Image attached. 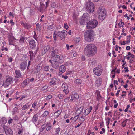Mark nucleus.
Wrapping results in <instances>:
<instances>
[{
    "mask_svg": "<svg viewBox=\"0 0 135 135\" xmlns=\"http://www.w3.org/2000/svg\"><path fill=\"white\" fill-rule=\"evenodd\" d=\"M79 120L83 122L85 120V116H81L79 118Z\"/></svg>",
    "mask_w": 135,
    "mask_h": 135,
    "instance_id": "f704fd0d",
    "label": "nucleus"
},
{
    "mask_svg": "<svg viewBox=\"0 0 135 135\" xmlns=\"http://www.w3.org/2000/svg\"><path fill=\"white\" fill-rule=\"evenodd\" d=\"M124 69L125 70V72H128L129 71V70H128V68L127 67H125L124 68Z\"/></svg>",
    "mask_w": 135,
    "mask_h": 135,
    "instance_id": "0e129e2a",
    "label": "nucleus"
},
{
    "mask_svg": "<svg viewBox=\"0 0 135 135\" xmlns=\"http://www.w3.org/2000/svg\"><path fill=\"white\" fill-rule=\"evenodd\" d=\"M23 132V130L22 129H21L18 132V133L19 134H20L22 133Z\"/></svg>",
    "mask_w": 135,
    "mask_h": 135,
    "instance_id": "6e6d98bb",
    "label": "nucleus"
},
{
    "mask_svg": "<svg viewBox=\"0 0 135 135\" xmlns=\"http://www.w3.org/2000/svg\"><path fill=\"white\" fill-rule=\"evenodd\" d=\"M6 135H13V132L12 131L9 127L4 125L3 127Z\"/></svg>",
    "mask_w": 135,
    "mask_h": 135,
    "instance_id": "9b49d317",
    "label": "nucleus"
},
{
    "mask_svg": "<svg viewBox=\"0 0 135 135\" xmlns=\"http://www.w3.org/2000/svg\"><path fill=\"white\" fill-rule=\"evenodd\" d=\"M25 38L23 37H22L21 38L20 40V42L21 43H23L24 42Z\"/></svg>",
    "mask_w": 135,
    "mask_h": 135,
    "instance_id": "79ce46f5",
    "label": "nucleus"
},
{
    "mask_svg": "<svg viewBox=\"0 0 135 135\" xmlns=\"http://www.w3.org/2000/svg\"><path fill=\"white\" fill-rule=\"evenodd\" d=\"M7 122V120L4 117H3L1 119H0V123L2 124L5 123Z\"/></svg>",
    "mask_w": 135,
    "mask_h": 135,
    "instance_id": "b1692460",
    "label": "nucleus"
},
{
    "mask_svg": "<svg viewBox=\"0 0 135 135\" xmlns=\"http://www.w3.org/2000/svg\"><path fill=\"white\" fill-rule=\"evenodd\" d=\"M21 24L26 29H28L31 28V25L28 23L22 22Z\"/></svg>",
    "mask_w": 135,
    "mask_h": 135,
    "instance_id": "f3484780",
    "label": "nucleus"
},
{
    "mask_svg": "<svg viewBox=\"0 0 135 135\" xmlns=\"http://www.w3.org/2000/svg\"><path fill=\"white\" fill-rule=\"evenodd\" d=\"M13 119H10L9 120H8V123L10 124L12 123Z\"/></svg>",
    "mask_w": 135,
    "mask_h": 135,
    "instance_id": "bf43d9fd",
    "label": "nucleus"
},
{
    "mask_svg": "<svg viewBox=\"0 0 135 135\" xmlns=\"http://www.w3.org/2000/svg\"><path fill=\"white\" fill-rule=\"evenodd\" d=\"M92 108V107L91 106H90L89 108L85 110V113L87 115H88L91 112Z\"/></svg>",
    "mask_w": 135,
    "mask_h": 135,
    "instance_id": "aec40b11",
    "label": "nucleus"
},
{
    "mask_svg": "<svg viewBox=\"0 0 135 135\" xmlns=\"http://www.w3.org/2000/svg\"><path fill=\"white\" fill-rule=\"evenodd\" d=\"M26 96L25 95H22V97L20 99V100H22L24 98L26 97Z\"/></svg>",
    "mask_w": 135,
    "mask_h": 135,
    "instance_id": "4d7b16f0",
    "label": "nucleus"
},
{
    "mask_svg": "<svg viewBox=\"0 0 135 135\" xmlns=\"http://www.w3.org/2000/svg\"><path fill=\"white\" fill-rule=\"evenodd\" d=\"M13 20L12 19H11L10 20V23H11L12 24V26H13L14 25V23L13 22Z\"/></svg>",
    "mask_w": 135,
    "mask_h": 135,
    "instance_id": "13d9d810",
    "label": "nucleus"
},
{
    "mask_svg": "<svg viewBox=\"0 0 135 135\" xmlns=\"http://www.w3.org/2000/svg\"><path fill=\"white\" fill-rule=\"evenodd\" d=\"M98 24L97 20L95 19L91 20L87 23V27L88 29H92L96 27Z\"/></svg>",
    "mask_w": 135,
    "mask_h": 135,
    "instance_id": "39448f33",
    "label": "nucleus"
},
{
    "mask_svg": "<svg viewBox=\"0 0 135 135\" xmlns=\"http://www.w3.org/2000/svg\"><path fill=\"white\" fill-rule=\"evenodd\" d=\"M27 63L24 62H22L20 65V68L21 71L25 70L27 67Z\"/></svg>",
    "mask_w": 135,
    "mask_h": 135,
    "instance_id": "4468645a",
    "label": "nucleus"
},
{
    "mask_svg": "<svg viewBox=\"0 0 135 135\" xmlns=\"http://www.w3.org/2000/svg\"><path fill=\"white\" fill-rule=\"evenodd\" d=\"M53 28L54 27L52 25H50L48 27V29L50 30H52Z\"/></svg>",
    "mask_w": 135,
    "mask_h": 135,
    "instance_id": "ea45409f",
    "label": "nucleus"
},
{
    "mask_svg": "<svg viewBox=\"0 0 135 135\" xmlns=\"http://www.w3.org/2000/svg\"><path fill=\"white\" fill-rule=\"evenodd\" d=\"M63 92L65 93L66 94H67L69 93V90L68 89H64L63 90Z\"/></svg>",
    "mask_w": 135,
    "mask_h": 135,
    "instance_id": "49530a36",
    "label": "nucleus"
},
{
    "mask_svg": "<svg viewBox=\"0 0 135 135\" xmlns=\"http://www.w3.org/2000/svg\"><path fill=\"white\" fill-rule=\"evenodd\" d=\"M75 83L78 85H80L82 83V81L80 79H77L74 81Z\"/></svg>",
    "mask_w": 135,
    "mask_h": 135,
    "instance_id": "5701e85b",
    "label": "nucleus"
},
{
    "mask_svg": "<svg viewBox=\"0 0 135 135\" xmlns=\"http://www.w3.org/2000/svg\"><path fill=\"white\" fill-rule=\"evenodd\" d=\"M62 88H64V89H68V86L66 83L63 84L62 85Z\"/></svg>",
    "mask_w": 135,
    "mask_h": 135,
    "instance_id": "e433bc0d",
    "label": "nucleus"
},
{
    "mask_svg": "<svg viewBox=\"0 0 135 135\" xmlns=\"http://www.w3.org/2000/svg\"><path fill=\"white\" fill-rule=\"evenodd\" d=\"M50 72L54 73L55 72V70L52 68L50 70Z\"/></svg>",
    "mask_w": 135,
    "mask_h": 135,
    "instance_id": "774afa93",
    "label": "nucleus"
},
{
    "mask_svg": "<svg viewBox=\"0 0 135 135\" xmlns=\"http://www.w3.org/2000/svg\"><path fill=\"white\" fill-rule=\"evenodd\" d=\"M51 129V128L50 126H48L46 128V130L47 131L49 130H50Z\"/></svg>",
    "mask_w": 135,
    "mask_h": 135,
    "instance_id": "603ef678",
    "label": "nucleus"
},
{
    "mask_svg": "<svg viewBox=\"0 0 135 135\" xmlns=\"http://www.w3.org/2000/svg\"><path fill=\"white\" fill-rule=\"evenodd\" d=\"M35 79L34 78H31L30 79H29V82H33L34 80Z\"/></svg>",
    "mask_w": 135,
    "mask_h": 135,
    "instance_id": "5fc2aeb1",
    "label": "nucleus"
},
{
    "mask_svg": "<svg viewBox=\"0 0 135 135\" xmlns=\"http://www.w3.org/2000/svg\"><path fill=\"white\" fill-rule=\"evenodd\" d=\"M96 47L94 44H90L87 45L84 49V52L86 56L90 57L94 55L97 53Z\"/></svg>",
    "mask_w": 135,
    "mask_h": 135,
    "instance_id": "f257e3e1",
    "label": "nucleus"
},
{
    "mask_svg": "<svg viewBox=\"0 0 135 135\" xmlns=\"http://www.w3.org/2000/svg\"><path fill=\"white\" fill-rule=\"evenodd\" d=\"M56 83V79L55 78H53L52 79L51 81H50L49 83L50 85H55Z\"/></svg>",
    "mask_w": 135,
    "mask_h": 135,
    "instance_id": "a211bd4d",
    "label": "nucleus"
},
{
    "mask_svg": "<svg viewBox=\"0 0 135 135\" xmlns=\"http://www.w3.org/2000/svg\"><path fill=\"white\" fill-rule=\"evenodd\" d=\"M29 78L26 79L23 82V84L25 85H26L29 83Z\"/></svg>",
    "mask_w": 135,
    "mask_h": 135,
    "instance_id": "cd10ccee",
    "label": "nucleus"
},
{
    "mask_svg": "<svg viewBox=\"0 0 135 135\" xmlns=\"http://www.w3.org/2000/svg\"><path fill=\"white\" fill-rule=\"evenodd\" d=\"M13 78L12 76H6L5 81H4L3 82L4 86L5 88L8 87L13 82Z\"/></svg>",
    "mask_w": 135,
    "mask_h": 135,
    "instance_id": "423d86ee",
    "label": "nucleus"
},
{
    "mask_svg": "<svg viewBox=\"0 0 135 135\" xmlns=\"http://www.w3.org/2000/svg\"><path fill=\"white\" fill-rule=\"evenodd\" d=\"M60 115L56 113V112L54 113V116L55 117V118H57Z\"/></svg>",
    "mask_w": 135,
    "mask_h": 135,
    "instance_id": "de8ad7c7",
    "label": "nucleus"
},
{
    "mask_svg": "<svg viewBox=\"0 0 135 135\" xmlns=\"http://www.w3.org/2000/svg\"><path fill=\"white\" fill-rule=\"evenodd\" d=\"M57 32L55 31L54 33V38L55 40L57 39Z\"/></svg>",
    "mask_w": 135,
    "mask_h": 135,
    "instance_id": "58836bf2",
    "label": "nucleus"
},
{
    "mask_svg": "<svg viewBox=\"0 0 135 135\" xmlns=\"http://www.w3.org/2000/svg\"><path fill=\"white\" fill-rule=\"evenodd\" d=\"M12 58L10 57L8 58V61L9 62H11L12 61Z\"/></svg>",
    "mask_w": 135,
    "mask_h": 135,
    "instance_id": "052dcab7",
    "label": "nucleus"
},
{
    "mask_svg": "<svg viewBox=\"0 0 135 135\" xmlns=\"http://www.w3.org/2000/svg\"><path fill=\"white\" fill-rule=\"evenodd\" d=\"M86 20L84 18H82L80 20V23L82 25L84 24L85 23V21Z\"/></svg>",
    "mask_w": 135,
    "mask_h": 135,
    "instance_id": "c9c22d12",
    "label": "nucleus"
},
{
    "mask_svg": "<svg viewBox=\"0 0 135 135\" xmlns=\"http://www.w3.org/2000/svg\"><path fill=\"white\" fill-rule=\"evenodd\" d=\"M52 97V96L51 95H49L46 98L47 100H49Z\"/></svg>",
    "mask_w": 135,
    "mask_h": 135,
    "instance_id": "864d4df0",
    "label": "nucleus"
},
{
    "mask_svg": "<svg viewBox=\"0 0 135 135\" xmlns=\"http://www.w3.org/2000/svg\"><path fill=\"white\" fill-rule=\"evenodd\" d=\"M64 28L66 29H68L69 27L67 23H64Z\"/></svg>",
    "mask_w": 135,
    "mask_h": 135,
    "instance_id": "8fccbe9b",
    "label": "nucleus"
},
{
    "mask_svg": "<svg viewBox=\"0 0 135 135\" xmlns=\"http://www.w3.org/2000/svg\"><path fill=\"white\" fill-rule=\"evenodd\" d=\"M79 117V115H77L75 116L73 118V120H74V122H76Z\"/></svg>",
    "mask_w": 135,
    "mask_h": 135,
    "instance_id": "37998d69",
    "label": "nucleus"
},
{
    "mask_svg": "<svg viewBox=\"0 0 135 135\" xmlns=\"http://www.w3.org/2000/svg\"><path fill=\"white\" fill-rule=\"evenodd\" d=\"M57 33V36L61 40H64L66 36L67 31L66 30H63L62 31H58Z\"/></svg>",
    "mask_w": 135,
    "mask_h": 135,
    "instance_id": "6e6552de",
    "label": "nucleus"
},
{
    "mask_svg": "<svg viewBox=\"0 0 135 135\" xmlns=\"http://www.w3.org/2000/svg\"><path fill=\"white\" fill-rule=\"evenodd\" d=\"M50 69L49 67L47 66H44V70L45 71H48Z\"/></svg>",
    "mask_w": 135,
    "mask_h": 135,
    "instance_id": "2f4dec72",
    "label": "nucleus"
},
{
    "mask_svg": "<svg viewBox=\"0 0 135 135\" xmlns=\"http://www.w3.org/2000/svg\"><path fill=\"white\" fill-rule=\"evenodd\" d=\"M102 79L99 78L97 79L95 81V85L97 87H99L101 85L102 82Z\"/></svg>",
    "mask_w": 135,
    "mask_h": 135,
    "instance_id": "dca6fc26",
    "label": "nucleus"
},
{
    "mask_svg": "<svg viewBox=\"0 0 135 135\" xmlns=\"http://www.w3.org/2000/svg\"><path fill=\"white\" fill-rule=\"evenodd\" d=\"M97 96L98 97L97 100H99V99H100V98L101 97V95L99 93H98L97 94Z\"/></svg>",
    "mask_w": 135,
    "mask_h": 135,
    "instance_id": "3c124183",
    "label": "nucleus"
},
{
    "mask_svg": "<svg viewBox=\"0 0 135 135\" xmlns=\"http://www.w3.org/2000/svg\"><path fill=\"white\" fill-rule=\"evenodd\" d=\"M86 7L87 11L90 13H93L94 10V4L91 2L88 1L87 2Z\"/></svg>",
    "mask_w": 135,
    "mask_h": 135,
    "instance_id": "0eeeda50",
    "label": "nucleus"
},
{
    "mask_svg": "<svg viewBox=\"0 0 135 135\" xmlns=\"http://www.w3.org/2000/svg\"><path fill=\"white\" fill-rule=\"evenodd\" d=\"M99 67H97L94 68L93 70V71L95 74L98 76L100 75L102 73L101 69L99 68Z\"/></svg>",
    "mask_w": 135,
    "mask_h": 135,
    "instance_id": "ddd939ff",
    "label": "nucleus"
},
{
    "mask_svg": "<svg viewBox=\"0 0 135 135\" xmlns=\"http://www.w3.org/2000/svg\"><path fill=\"white\" fill-rule=\"evenodd\" d=\"M70 98V97L69 96V97H67L65 98L64 100V101L65 103H68L69 102V99Z\"/></svg>",
    "mask_w": 135,
    "mask_h": 135,
    "instance_id": "a19ab883",
    "label": "nucleus"
},
{
    "mask_svg": "<svg viewBox=\"0 0 135 135\" xmlns=\"http://www.w3.org/2000/svg\"><path fill=\"white\" fill-rule=\"evenodd\" d=\"M41 68V67L40 66H37L36 68V70L37 72L40 71Z\"/></svg>",
    "mask_w": 135,
    "mask_h": 135,
    "instance_id": "473e14b6",
    "label": "nucleus"
},
{
    "mask_svg": "<svg viewBox=\"0 0 135 135\" xmlns=\"http://www.w3.org/2000/svg\"><path fill=\"white\" fill-rule=\"evenodd\" d=\"M49 112L48 111H45L42 114V116L43 117H46L49 114Z\"/></svg>",
    "mask_w": 135,
    "mask_h": 135,
    "instance_id": "72a5a7b5",
    "label": "nucleus"
},
{
    "mask_svg": "<svg viewBox=\"0 0 135 135\" xmlns=\"http://www.w3.org/2000/svg\"><path fill=\"white\" fill-rule=\"evenodd\" d=\"M98 18L101 20H104L106 16V11L103 7H99L97 11Z\"/></svg>",
    "mask_w": 135,
    "mask_h": 135,
    "instance_id": "20e7f679",
    "label": "nucleus"
},
{
    "mask_svg": "<svg viewBox=\"0 0 135 135\" xmlns=\"http://www.w3.org/2000/svg\"><path fill=\"white\" fill-rule=\"evenodd\" d=\"M15 73L16 74L15 76V78H18L21 76V75L20 70H16Z\"/></svg>",
    "mask_w": 135,
    "mask_h": 135,
    "instance_id": "6ab92c4d",
    "label": "nucleus"
},
{
    "mask_svg": "<svg viewBox=\"0 0 135 135\" xmlns=\"http://www.w3.org/2000/svg\"><path fill=\"white\" fill-rule=\"evenodd\" d=\"M60 130V128H57L56 129V134H58Z\"/></svg>",
    "mask_w": 135,
    "mask_h": 135,
    "instance_id": "09e8293b",
    "label": "nucleus"
},
{
    "mask_svg": "<svg viewBox=\"0 0 135 135\" xmlns=\"http://www.w3.org/2000/svg\"><path fill=\"white\" fill-rule=\"evenodd\" d=\"M38 118V117L37 115H35L32 119V121L33 122L35 123L37 121Z\"/></svg>",
    "mask_w": 135,
    "mask_h": 135,
    "instance_id": "412c9836",
    "label": "nucleus"
},
{
    "mask_svg": "<svg viewBox=\"0 0 135 135\" xmlns=\"http://www.w3.org/2000/svg\"><path fill=\"white\" fill-rule=\"evenodd\" d=\"M49 62L51 63L52 66L53 68L56 69L58 68L59 63H60L59 62V60H57V59H54L52 60H49Z\"/></svg>",
    "mask_w": 135,
    "mask_h": 135,
    "instance_id": "9d476101",
    "label": "nucleus"
},
{
    "mask_svg": "<svg viewBox=\"0 0 135 135\" xmlns=\"http://www.w3.org/2000/svg\"><path fill=\"white\" fill-rule=\"evenodd\" d=\"M18 108L17 107H15L13 109L12 111V114H14L18 110Z\"/></svg>",
    "mask_w": 135,
    "mask_h": 135,
    "instance_id": "c756f323",
    "label": "nucleus"
},
{
    "mask_svg": "<svg viewBox=\"0 0 135 135\" xmlns=\"http://www.w3.org/2000/svg\"><path fill=\"white\" fill-rule=\"evenodd\" d=\"M80 38L79 37H77L75 39V40L77 43H78L80 41Z\"/></svg>",
    "mask_w": 135,
    "mask_h": 135,
    "instance_id": "a18cd8bd",
    "label": "nucleus"
},
{
    "mask_svg": "<svg viewBox=\"0 0 135 135\" xmlns=\"http://www.w3.org/2000/svg\"><path fill=\"white\" fill-rule=\"evenodd\" d=\"M60 71L62 72H64L66 70V68L64 65H62L59 68Z\"/></svg>",
    "mask_w": 135,
    "mask_h": 135,
    "instance_id": "4be33fe9",
    "label": "nucleus"
},
{
    "mask_svg": "<svg viewBox=\"0 0 135 135\" xmlns=\"http://www.w3.org/2000/svg\"><path fill=\"white\" fill-rule=\"evenodd\" d=\"M84 36L86 41L91 42L94 40V31L92 30L87 31L85 32Z\"/></svg>",
    "mask_w": 135,
    "mask_h": 135,
    "instance_id": "7ed1b4c3",
    "label": "nucleus"
},
{
    "mask_svg": "<svg viewBox=\"0 0 135 135\" xmlns=\"http://www.w3.org/2000/svg\"><path fill=\"white\" fill-rule=\"evenodd\" d=\"M29 54L30 55V59L31 60H33V57L34 56L32 51H30Z\"/></svg>",
    "mask_w": 135,
    "mask_h": 135,
    "instance_id": "a878e982",
    "label": "nucleus"
},
{
    "mask_svg": "<svg viewBox=\"0 0 135 135\" xmlns=\"http://www.w3.org/2000/svg\"><path fill=\"white\" fill-rule=\"evenodd\" d=\"M82 123H81L80 124H78L77 126H75V128H77L78 127H79L81 125V124H82Z\"/></svg>",
    "mask_w": 135,
    "mask_h": 135,
    "instance_id": "338daca9",
    "label": "nucleus"
},
{
    "mask_svg": "<svg viewBox=\"0 0 135 135\" xmlns=\"http://www.w3.org/2000/svg\"><path fill=\"white\" fill-rule=\"evenodd\" d=\"M58 97L60 99H62L64 97V95L61 94H60L58 95Z\"/></svg>",
    "mask_w": 135,
    "mask_h": 135,
    "instance_id": "c03bdc74",
    "label": "nucleus"
},
{
    "mask_svg": "<svg viewBox=\"0 0 135 135\" xmlns=\"http://www.w3.org/2000/svg\"><path fill=\"white\" fill-rule=\"evenodd\" d=\"M9 42L10 45H14V40L13 39V38H9Z\"/></svg>",
    "mask_w": 135,
    "mask_h": 135,
    "instance_id": "c85d7f7f",
    "label": "nucleus"
},
{
    "mask_svg": "<svg viewBox=\"0 0 135 135\" xmlns=\"http://www.w3.org/2000/svg\"><path fill=\"white\" fill-rule=\"evenodd\" d=\"M83 108V107H80L76 111V113L78 114H80L82 112Z\"/></svg>",
    "mask_w": 135,
    "mask_h": 135,
    "instance_id": "393cba45",
    "label": "nucleus"
},
{
    "mask_svg": "<svg viewBox=\"0 0 135 135\" xmlns=\"http://www.w3.org/2000/svg\"><path fill=\"white\" fill-rule=\"evenodd\" d=\"M35 42V40H31L30 41L29 44L30 46L31 49H35L34 50L35 51H34V53L35 54H36L39 49V47L37 46V47L36 48Z\"/></svg>",
    "mask_w": 135,
    "mask_h": 135,
    "instance_id": "1a4fd4ad",
    "label": "nucleus"
},
{
    "mask_svg": "<svg viewBox=\"0 0 135 135\" xmlns=\"http://www.w3.org/2000/svg\"><path fill=\"white\" fill-rule=\"evenodd\" d=\"M88 14L87 13H84L82 16V18L86 20V18L87 19L88 18Z\"/></svg>",
    "mask_w": 135,
    "mask_h": 135,
    "instance_id": "7c9ffc66",
    "label": "nucleus"
},
{
    "mask_svg": "<svg viewBox=\"0 0 135 135\" xmlns=\"http://www.w3.org/2000/svg\"><path fill=\"white\" fill-rule=\"evenodd\" d=\"M29 106L27 104H26L25 105H24L22 108V109L23 110H25L27 108H28Z\"/></svg>",
    "mask_w": 135,
    "mask_h": 135,
    "instance_id": "4c0bfd02",
    "label": "nucleus"
},
{
    "mask_svg": "<svg viewBox=\"0 0 135 135\" xmlns=\"http://www.w3.org/2000/svg\"><path fill=\"white\" fill-rule=\"evenodd\" d=\"M37 105V103H34L32 104V107L33 108H35V106Z\"/></svg>",
    "mask_w": 135,
    "mask_h": 135,
    "instance_id": "680f3d73",
    "label": "nucleus"
},
{
    "mask_svg": "<svg viewBox=\"0 0 135 135\" xmlns=\"http://www.w3.org/2000/svg\"><path fill=\"white\" fill-rule=\"evenodd\" d=\"M50 51H52V53L51 54V55L52 59H54V58H56L59 59V62L60 63H62L64 61V58L63 57H60L57 54H58V51L57 49H56L54 50V48L53 47H50Z\"/></svg>",
    "mask_w": 135,
    "mask_h": 135,
    "instance_id": "f03ea898",
    "label": "nucleus"
},
{
    "mask_svg": "<svg viewBox=\"0 0 135 135\" xmlns=\"http://www.w3.org/2000/svg\"><path fill=\"white\" fill-rule=\"evenodd\" d=\"M62 111L61 110H59L57 111H56V112L57 113H58V114L59 115H60L61 112Z\"/></svg>",
    "mask_w": 135,
    "mask_h": 135,
    "instance_id": "69168bd1",
    "label": "nucleus"
},
{
    "mask_svg": "<svg viewBox=\"0 0 135 135\" xmlns=\"http://www.w3.org/2000/svg\"><path fill=\"white\" fill-rule=\"evenodd\" d=\"M71 98L70 99L71 101L74 102L79 98V95L76 93H75L74 95H70L69 96Z\"/></svg>",
    "mask_w": 135,
    "mask_h": 135,
    "instance_id": "f8f14e48",
    "label": "nucleus"
},
{
    "mask_svg": "<svg viewBox=\"0 0 135 135\" xmlns=\"http://www.w3.org/2000/svg\"><path fill=\"white\" fill-rule=\"evenodd\" d=\"M48 125V124H47L46 125L45 124H43L41 128L40 129V132H42L43 130L45 128L46 126H47Z\"/></svg>",
    "mask_w": 135,
    "mask_h": 135,
    "instance_id": "bb28decb",
    "label": "nucleus"
},
{
    "mask_svg": "<svg viewBox=\"0 0 135 135\" xmlns=\"http://www.w3.org/2000/svg\"><path fill=\"white\" fill-rule=\"evenodd\" d=\"M50 47L49 45L44 47L42 51V55L46 52L49 49L50 50Z\"/></svg>",
    "mask_w": 135,
    "mask_h": 135,
    "instance_id": "2eb2a0df",
    "label": "nucleus"
},
{
    "mask_svg": "<svg viewBox=\"0 0 135 135\" xmlns=\"http://www.w3.org/2000/svg\"><path fill=\"white\" fill-rule=\"evenodd\" d=\"M114 85H118V81L117 80H114Z\"/></svg>",
    "mask_w": 135,
    "mask_h": 135,
    "instance_id": "e2e57ef3",
    "label": "nucleus"
}]
</instances>
